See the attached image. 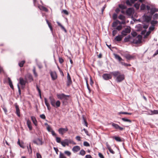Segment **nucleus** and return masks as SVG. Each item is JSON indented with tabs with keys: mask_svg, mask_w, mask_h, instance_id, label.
I'll return each instance as SVG.
<instances>
[{
	"mask_svg": "<svg viewBox=\"0 0 158 158\" xmlns=\"http://www.w3.org/2000/svg\"><path fill=\"white\" fill-rule=\"evenodd\" d=\"M147 9L149 13V15L148 16L144 15L143 18L146 22H148L151 20L152 15L155 12L158 11V9L156 8L154 6L150 5L146 6Z\"/></svg>",
	"mask_w": 158,
	"mask_h": 158,
	"instance_id": "1",
	"label": "nucleus"
},
{
	"mask_svg": "<svg viewBox=\"0 0 158 158\" xmlns=\"http://www.w3.org/2000/svg\"><path fill=\"white\" fill-rule=\"evenodd\" d=\"M110 73L113 75L114 77H116V80L118 82H121L125 79L124 75L121 74L120 72L118 71L112 72Z\"/></svg>",
	"mask_w": 158,
	"mask_h": 158,
	"instance_id": "2",
	"label": "nucleus"
},
{
	"mask_svg": "<svg viewBox=\"0 0 158 158\" xmlns=\"http://www.w3.org/2000/svg\"><path fill=\"white\" fill-rule=\"evenodd\" d=\"M50 103L51 105L54 107L57 108L60 106V102L59 101L57 100L56 102L55 100L52 96H50L49 97Z\"/></svg>",
	"mask_w": 158,
	"mask_h": 158,
	"instance_id": "3",
	"label": "nucleus"
},
{
	"mask_svg": "<svg viewBox=\"0 0 158 158\" xmlns=\"http://www.w3.org/2000/svg\"><path fill=\"white\" fill-rule=\"evenodd\" d=\"M142 39V37L140 35H139L137 37L135 38H132V43L135 44H140L141 42Z\"/></svg>",
	"mask_w": 158,
	"mask_h": 158,
	"instance_id": "4",
	"label": "nucleus"
},
{
	"mask_svg": "<svg viewBox=\"0 0 158 158\" xmlns=\"http://www.w3.org/2000/svg\"><path fill=\"white\" fill-rule=\"evenodd\" d=\"M27 82V80H24L22 77H20L19 79V83L21 85L22 89L24 88L26 83Z\"/></svg>",
	"mask_w": 158,
	"mask_h": 158,
	"instance_id": "5",
	"label": "nucleus"
},
{
	"mask_svg": "<svg viewBox=\"0 0 158 158\" xmlns=\"http://www.w3.org/2000/svg\"><path fill=\"white\" fill-rule=\"evenodd\" d=\"M34 143L37 145H42L43 143L42 139L37 138L33 140Z\"/></svg>",
	"mask_w": 158,
	"mask_h": 158,
	"instance_id": "6",
	"label": "nucleus"
},
{
	"mask_svg": "<svg viewBox=\"0 0 158 158\" xmlns=\"http://www.w3.org/2000/svg\"><path fill=\"white\" fill-rule=\"evenodd\" d=\"M68 130V129L67 127L64 128H60L58 130V131L59 134L61 135H63L64 134L66 133Z\"/></svg>",
	"mask_w": 158,
	"mask_h": 158,
	"instance_id": "7",
	"label": "nucleus"
},
{
	"mask_svg": "<svg viewBox=\"0 0 158 158\" xmlns=\"http://www.w3.org/2000/svg\"><path fill=\"white\" fill-rule=\"evenodd\" d=\"M72 83V81L71 80L70 76L69 73L67 74V81H66L67 85L69 87Z\"/></svg>",
	"mask_w": 158,
	"mask_h": 158,
	"instance_id": "8",
	"label": "nucleus"
},
{
	"mask_svg": "<svg viewBox=\"0 0 158 158\" xmlns=\"http://www.w3.org/2000/svg\"><path fill=\"white\" fill-rule=\"evenodd\" d=\"M131 29L130 27L125 28L124 30H123L121 34L123 36H126L127 33H129L131 32Z\"/></svg>",
	"mask_w": 158,
	"mask_h": 158,
	"instance_id": "9",
	"label": "nucleus"
},
{
	"mask_svg": "<svg viewBox=\"0 0 158 158\" xmlns=\"http://www.w3.org/2000/svg\"><path fill=\"white\" fill-rule=\"evenodd\" d=\"M102 77L104 80H108L110 79H111L112 78V76L110 74L105 73L103 75Z\"/></svg>",
	"mask_w": 158,
	"mask_h": 158,
	"instance_id": "10",
	"label": "nucleus"
},
{
	"mask_svg": "<svg viewBox=\"0 0 158 158\" xmlns=\"http://www.w3.org/2000/svg\"><path fill=\"white\" fill-rule=\"evenodd\" d=\"M25 79L27 80V81L28 80L30 82L32 81L33 80L32 76L30 74H27L25 76Z\"/></svg>",
	"mask_w": 158,
	"mask_h": 158,
	"instance_id": "11",
	"label": "nucleus"
},
{
	"mask_svg": "<svg viewBox=\"0 0 158 158\" xmlns=\"http://www.w3.org/2000/svg\"><path fill=\"white\" fill-rule=\"evenodd\" d=\"M50 74L52 80H55L57 78V76L56 73L55 72L51 71L50 72Z\"/></svg>",
	"mask_w": 158,
	"mask_h": 158,
	"instance_id": "12",
	"label": "nucleus"
},
{
	"mask_svg": "<svg viewBox=\"0 0 158 158\" xmlns=\"http://www.w3.org/2000/svg\"><path fill=\"white\" fill-rule=\"evenodd\" d=\"M15 105L16 109L15 113L18 117H20V114L19 106L16 103L15 104Z\"/></svg>",
	"mask_w": 158,
	"mask_h": 158,
	"instance_id": "13",
	"label": "nucleus"
},
{
	"mask_svg": "<svg viewBox=\"0 0 158 158\" xmlns=\"http://www.w3.org/2000/svg\"><path fill=\"white\" fill-rule=\"evenodd\" d=\"M112 125L115 129L117 130L118 129L120 131H122L124 129L123 128L120 127L118 124L114 123H112Z\"/></svg>",
	"mask_w": 158,
	"mask_h": 158,
	"instance_id": "14",
	"label": "nucleus"
},
{
	"mask_svg": "<svg viewBox=\"0 0 158 158\" xmlns=\"http://www.w3.org/2000/svg\"><path fill=\"white\" fill-rule=\"evenodd\" d=\"M134 12V9L131 8H128L126 11L127 14L129 16H131Z\"/></svg>",
	"mask_w": 158,
	"mask_h": 158,
	"instance_id": "15",
	"label": "nucleus"
},
{
	"mask_svg": "<svg viewBox=\"0 0 158 158\" xmlns=\"http://www.w3.org/2000/svg\"><path fill=\"white\" fill-rule=\"evenodd\" d=\"M124 57L127 60H130L134 59L135 57V56L131 55L130 54H126L124 55Z\"/></svg>",
	"mask_w": 158,
	"mask_h": 158,
	"instance_id": "16",
	"label": "nucleus"
},
{
	"mask_svg": "<svg viewBox=\"0 0 158 158\" xmlns=\"http://www.w3.org/2000/svg\"><path fill=\"white\" fill-rule=\"evenodd\" d=\"M137 0H127L126 1V3L127 5L131 6L132 4L134 3L135 2L137 1Z\"/></svg>",
	"mask_w": 158,
	"mask_h": 158,
	"instance_id": "17",
	"label": "nucleus"
},
{
	"mask_svg": "<svg viewBox=\"0 0 158 158\" xmlns=\"http://www.w3.org/2000/svg\"><path fill=\"white\" fill-rule=\"evenodd\" d=\"M124 36L122 35H118L116 36L114 39V40L117 41H121Z\"/></svg>",
	"mask_w": 158,
	"mask_h": 158,
	"instance_id": "18",
	"label": "nucleus"
},
{
	"mask_svg": "<svg viewBox=\"0 0 158 158\" xmlns=\"http://www.w3.org/2000/svg\"><path fill=\"white\" fill-rule=\"evenodd\" d=\"M80 150V147L78 146H74L72 148V151L74 152H78Z\"/></svg>",
	"mask_w": 158,
	"mask_h": 158,
	"instance_id": "19",
	"label": "nucleus"
},
{
	"mask_svg": "<svg viewBox=\"0 0 158 158\" xmlns=\"http://www.w3.org/2000/svg\"><path fill=\"white\" fill-rule=\"evenodd\" d=\"M106 146L107 148V149L109 150L110 152L112 153V154H114L115 153V152L113 151V150L111 149V147L110 145L108 144L107 143H106Z\"/></svg>",
	"mask_w": 158,
	"mask_h": 158,
	"instance_id": "20",
	"label": "nucleus"
},
{
	"mask_svg": "<svg viewBox=\"0 0 158 158\" xmlns=\"http://www.w3.org/2000/svg\"><path fill=\"white\" fill-rule=\"evenodd\" d=\"M27 125L29 129V130L30 131L32 129V127L31 126V122L29 119L27 120Z\"/></svg>",
	"mask_w": 158,
	"mask_h": 158,
	"instance_id": "21",
	"label": "nucleus"
},
{
	"mask_svg": "<svg viewBox=\"0 0 158 158\" xmlns=\"http://www.w3.org/2000/svg\"><path fill=\"white\" fill-rule=\"evenodd\" d=\"M114 57L117 60H118L119 62L121 63V61L123 60V59L121 58V57L118 55L114 54Z\"/></svg>",
	"mask_w": 158,
	"mask_h": 158,
	"instance_id": "22",
	"label": "nucleus"
},
{
	"mask_svg": "<svg viewBox=\"0 0 158 158\" xmlns=\"http://www.w3.org/2000/svg\"><path fill=\"white\" fill-rule=\"evenodd\" d=\"M31 118L33 123L35 126H37V122L34 116H31Z\"/></svg>",
	"mask_w": 158,
	"mask_h": 158,
	"instance_id": "23",
	"label": "nucleus"
},
{
	"mask_svg": "<svg viewBox=\"0 0 158 158\" xmlns=\"http://www.w3.org/2000/svg\"><path fill=\"white\" fill-rule=\"evenodd\" d=\"M132 37L130 35L126 37L124 39V41L125 42H127L128 41H131V40H132Z\"/></svg>",
	"mask_w": 158,
	"mask_h": 158,
	"instance_id": "24",
	"label": "nucleus"
},
{
	"mask_svg": "<svg viewBox=\"0 0 158 158\" xmlns=\"http://www.w3.org/2000/svg\"><path fill=\"white\" fill-rule=\"evenodd\" d=\"M44 100L45 104L47 107L48 109L50 110L51 109V107L49 104L48 102L47 99L46 98H44Z\"/></svg>",
	"mask_w": 158,
	"mask_h": 158,
	"instance_id": "25",
	"label": "nucleus"
},
{
	"mask_svg": "<svg viewBox=\"0 0 158 158\" xmlns=\"http://www.w3.org/2000/svg\"><path fill=\"white\" fill-rule=\"evenodd\" d=\"M65 94H57V96L58 98L62 100L64 99V97L65 96Z\"/></svg>",
	"mask_w": 158,
	"mask_h": 158,
	"instance_id": "26",
	"label": "nucleus"
},
{
	"mask_svg": "<svg viewBox=\"0 0 158 158\" xmlns=\"http://www.w3.org/2000/svg\"><path fill=\"white\" fill-rule=\"evenodd\" d=\"M8 83L10 87L12 89H14V87L12 84V82L10 79L9 77L8 78Z\"/></svg>",
	"mask_w": 158,
	"mask_h": 158,
	"instance_id": "27",
	"label": "nucleus"
},
{
	"mask_svg": "<svg viewBox=\"0 0 158 158\" xmlns=\"http://www.w3.org/2000/svg\"><path fill=\"white\" fill-rule=\"evenodd\" d=\"M118 23L119 24H120L121 22L118 20L115 22H114L112 23V27H116L117 26Z\"/></svg>",
	"mask_w": 158,
	"mask_h": 158,
	"instance_id": "28",
	"label": "nucleus"
},
{
	"mask_svg": "<svg viewBox=\"0 0 158 158\" xmlns=\"http://www.w3.org/2000/svg\"><path fill=\"white\" fill-rule=\"evenodd\" d=\"M57 23L58 25L64 31V32H67L66 30L65 29V28H64V27L59 22H57Z\"/></svg>",
	"mask_w": 158,
	"mask_h": 158,
	"instance_id": "29",
	"label": "nucleus"
},
{
	"mask_svg": "<svg viewBox=\"0 0 158 158\" xmlns=\"http://www.w3.org/2000/svg\"><path fill=\"white\" fill-rule=\"evenodd\" d=\"M46 22H47V24H48V26L49 27L51 31H52L53 29H52V27L51 24V23L50 22H49L48 21V20H47V19H46Z\"/></svg>",
	"mask_w": 158,
	"mask_h": 158,
	"instance_id": "30",
	"label": "nucleus"
},
{
	"mask_svg": "<svg viewBox=\"0 0 158 158\" xmlns=\"http://www.w3.org/2000/svg\"><path fill=\"white\" fill-rule=\"evenodd\" d=\"M116 141L118 142H121L122 141L120 138L118 136H113L112 137Z\"/></svg>",
	"mask_w": 158,
	"mask_h": 158,
	"instance_id": "31",
	"label": "nucleus"
},
{
	"mask_svg": "<svg viewBox=\"0 0 158 158\" xmlns=\"http://www.w3.org/2000/svg\"><path fill=\"white\" fill-rule=\"evenodd\" d=\"M25 63V60H22L19 62V66L20 67H22L23 66V65Z\"/></svg>",
	"mask_w": 158,
	"mask_h": 158,
	"instance_id": "32",
	"label": "nucleus"
},
{
	"mask_svg": "<svg viewBox=\"0 0 158 158\" xmlns=\"http://www.w3.org/2000/svg\"><path fill=\"white\" fill-rule=\"evenodd\" d=\"M39 8L40 10H43L46 12L48 11V9L44 6H41L40 7H39Z\"/></svg>",
	"mask_w": 158,
	"mask_h": 158,
	"instance_id": "33",
	"label": "nucleus"
},
{
	"mask_svg": "<svg viewBox=\"0 0 158 158\" xmlns=\"http://www.w3.org/2000/svg\"><path fill=\"white\" fill-rule=\"evenodd\" d=\"M121 119L124 122H127L130 123H131V120L125 118H122Z\"/></svg>",
	"mask_w": 158,
	"mask_h": 158,
	"instance_id": "34",
	"label": "nucleus"
},
{
	"mask_svg": "<svg viewBox=\"0 0 158 158\" xmlns=\"http://www.w3.org/2000/svg\"><path fill=\"white\" fill-rule=\"evenodd\" d=\"M118 6L119 8L121 9L122 10L125 9L127 8L126 6L123 4H120Z\"/></svg>",
	"mask_w": 158,
	"mask_h": 158,
	"instance_id": "35",
	"label": "nucleus"
},
{
	"mask_svg": "<svg viewBox=\"0 0 158 158\" xmlns=\"http://www.w3.org/2000/svg\"><path fill=\"white\" fill-rule=\"evenodd\" d=\"M118 18L119 19L122 20H125V16L122 15H119L118 16Z\"/></svg>",
	"mask_w": 158,
	"mask_h": 158,
	"instance_id": "36",
	"label": "nucleus"
},
{
	"mask_svg": "<svg viewBox=\"0 0 158 158\" xmlns=\"http://www.w3.org/2000/svg\"><path fill=\"white\" fill-rule=\"evenodd\" d=\"M71 140L70 139H66L64 140L65 143H66V145L68 146L69 144L70 143Z\"/></svg>",
	"mask_w": 158,
	"mask_h": 158,
	"instance_id": "37",
	"label": "nucleus"
},
{
	"mask_svg": "<svg viewBox=\"0 0 158 158\" xmlns=\"http://www.w3.org/2000/svg\"><path fill=\"white\" fill-rule=\"evenodd\" d=\"M152 114H158V110H151Z\"/></svg>",
	"mask_w": 158,
	"mask_h": 158,
	"instance_id": "38",
	"label": "nucleus"
},
{
	"mask_svg": "<svg viewBox=\"0 0 158 158\" xmlns=\"http://www.w3.org/2000/svg\"><path fill=\"white\" fill-rule=\"evenodd\" d=\"M121 64L122 65H123L126 66H131V65L130 64H127L124 62H121Z\"/></svg>",
	"mask_w": 158,
	"mask_h": 158,
	"instance_id": "39",
	"label": "nucleus"
},
{
	"mask_svg": "<svg viewBox=\"0 0 158 158\" xmlns=\"http://www.w3.org/2000/svg\"><path fill=\"white\" fill-rule=\"evenodd\" d=\"M146 6L144 4H142L140 7V9L141 10H144L145 9Z\"/></svg>",
	"mask_w": 158,
	"mask_h": 158,
	"instance_id": "40",
	"label": "nucleus"
},
{
	"mask_svg": "<svg viewBox=\"0 0 158 158\" xmlns=\"http://www.w3.org/2000/svg\"><path fill=\"white\" fill-rule=\"evenodd\" d=\"M58 68L61 75L62 76H64V74L62 71L61 70V69L59 68V66H58Z\"/></svg>",
	"mask_w": 158,
	"mask_h": 158,
	"instance_id": "41",
	"label": "nucleus"
},
{
	"mask_svg": "<svg viewBox=\"0 0 158 158\" xmlns=\"http://www.w3.org/2000/svg\"><path fill=\"white\" fill-rule=\"evenodd\" d=\"M85 152L83 150H81L80 152V154L82 156H84L85 154Z\"/></svg>",
	"mask_w": 158,
	"mask_h": 158,
	"instance_id": "42",
	"label": "nucleus"
},
{
	"mask_svg": "<svg viewBox=\"0 0 158 158\" xmlns=\"http://www.w3.org/2000/svg\"><path fill=\"white\" fill-rule=\"evenodd\" d=\"M2 108L3 110L4 111L5 113L6 114L7 112V110L5 106H2Z\"/></svg>",
	"mask_w": 158,
	"mask_h": 158,
	"instance_id": "43",
	"label": "nucleus"
},
{
	"mask_svg": "<svg viewBox=\"0 0 158 158\" xmlns=\"http://www.w3.org/2000/svg\"><path fill=\"white\" fill-rule=\"evenodd\" d=\"M59 158H66V157L63 153L60 152L59 155Z\"/></svg>",
	"mask_w": 158,
	"mask_h": 158,
	"instance_id": "44",
	"label": "nucleus"
},
{
	"mask_svg": "<svg viewBox=\"0 0 158 158\" xmlns=\"http://www.w3.org/2000/svg\"><path fill=\"white\" fill-rule=\"evenodd\" d=\"M56 140L57 143H61V139L60 138L58 137H56Z\"/></svg>",
	"mask_w": 158,
	"mask_h": 158,
	"instance_id": "45",
	"label": "nucleus"
},
{
	"mask_svg": "<svg viewBox=\"0 0 158 158\" xmlns=\"http://www.w3.org/2000/svg\"><path fill=\"white\" fill-rule=\"evenodd\" d=\"M117 15L116 14L114 13L113 15V19L115 20L117 18Z\"/></svg>",
	"mask_w": 158,
	"mask_h": 158,
	"instance_id": "46",
	"label": "nucleus"
},
{
	"mask_svg": "<svg viewBox=\"0 0 158 158\" xmlns=\"http://www.w3.org/2000/svg\"><path fill=\"white\" fill-rule=\"evenodd\" d=\"M139 4H138V3H135V4H134V7L137 9H139Z\"/></svg>",
	"mask_w": 158,
	"mask_h": 158,
	"instance_id": "47",
	"label": "nucleus"
},
{
	"mask_svg": "<svg viewBox=\"0 0 158 158\" xmlns=\"http://www.w3.org/2000/svg\"><path fill=\"white\" fill-rule=\"evenodd\" d=\"M118 33L117 31L116 30H114L113 31L112 35L113 36H114Z\"/></svg>",
	"mask_w": 158,
	"mask_h": 158,
	"instance_id": "48",
	"label": "nucleus"
},
{
	"mask_svg": "<svg viewBox=\"0 0 158 158\" xmlns=\"http://www.w3.org/2000/svg\"><path fill=\"white\" fill-rule=\"evenodd\" d=\"M64 153L65 154L69 156L71 154V153L70 152L67 151H65Z\"/></svg>",
	"mask_w": 158,
	"mask_h": 158,
	"instance_id": "49",
	"label": "nucleus"
},
{
	"mask_svg": "<svg viewBox=\"0 0 158 158\" xmlns=\"http://www.w3.org/2000/svg\"><path fill=\"white\" fill-rule=\"evenodd\" d=\"M86 83L87 88L89 90V92H90L91 91V90H90V89L89 87V84L88 83V81L87 80H86Z\"/></svg>",
	"mask_w": 158,
	"mask_h": 158,
	"instance_id": "50",
	"label": "nucleus"
},
{
	"mask_svg": "<svg viewBox=\"0 0 158 158\" xmlns=\"http://www.w3.org/2000/svg\"><path fill=\"white\" fill-rule=\"evenodd\" d=\"M84 145L86 147H89L90 146L89 143L86 141L84 142Z\"/></svg>",
	"mask_w": 158,
	"mask_h": 158,
	"instance_id": "51",
	"label": "nucleus"
},
{
	"mask_svg": "<svg viewBox=\"0 0 158 158\" xmlns=\"http://www.w3.org/2000/svg\"><path fill=\"white\" fill-rule=\"evenodd\" d=\"M47 128V130L49 132L51 131L52 130V128L50 127V126H49V125H48Z\"/></svg>",
	"mask_w": 158,
	"mask_h": 158,
	"instance_id": "52",
	"label": "nucleus"
},
{
	"mask_svg": "<svg viewBox=\"0 0 158 158\" xmlns=\"http://www.w3.org/2000/svg\"><path fill=\"white\" fill-rule=\"evenodd\" d=\"M59 62L60 64H62L64 62V60L61 57H59Z\"/></svg>",
	"mask_w": 158,
	"mask_h": 158,
	"instance_id": "53",
	"label": "nucleus"
},
{
	"mask_svg": "<svg viewBox=\"0 0 158 158\" xmlns=\"http://www.w3.org/2000/svg\"><path fill=\"white\" fill-rule=\"evenodd\" d=\"M33 72L34 74L35 77H36L38 76L36 72V70H35V68H34L33 69Z\"/></svg>",
	"mask_w": 158,
	"mask_h": 158,
	"instance_id": "54",
	"label": "nucleus"
},
{
	"mask_svg": "<svg viewBox=\"0 0 158 158\" xmlns=\"http://www.w3.org/2000/svg\"><path fill=\"white\" fill-rule=\"evenodd\" d=\"M155 27H154V26H152V27H149V31H151H151H153Z\"/></svg>",
	"mask_w": 158,
	"mask_h": 158,
	"instance_id": "55",
	"label": "nucleus"
},
{
	"mask_svg": "<svg viewBox=\"0 0 158 158\" xmlns=\"http://www.w3.org/2000/svg\"><path fill=\"white\" fill-rule=\"evenodd\" d=\"M36 88L37 90H38V92L39 94H41V90L39 88V87L37 85H36Z\"/></svg>",
	"mask_w": 158,
	"mask_h": 158,
	"instance_id": "56",
	"label": "nucleus"
},
{
	"mask_svg": "<svg viewBox=\"0 0 158 158\" xmlns=\"http://www.w3.org/2000/svg\"><path fill=\"white\" fill-rule=\"evenodd\" d=\"M158 18V14H155L153 16V19H157Z\"/></svg>",
	"mask_w": 158,
	"mask_h": 158,
	"instance_id": "57",
	"label": "nucleus"
},
{
	"mask_svg": "<svg viewBox=\"0 0 158 158\" xmlns=\"http://www.w3.org/2000/svg\"><path fill=\"white\" fill-rule=\"evenodd\" d=\"M122 28V26L121 25H119L117 27L116 29L118 31H120L121 30Z\"/></svg>",
	"mask_w": 158,
	"mask_h": 158,
	"instance_id": "58",
	"label": "nucleus"
},
{
	"mask_svg": "<svg viewBox=\"0 0 158 158\" xmlns=\"http://www.w3.org/2000/svg\"><path fill=\"white\" fill-rule=\"evenodd\" d=\"M62 12L66 15H69V13L68 11L66 10H63Z\"/></svg>",
	"mask_w": 158,
	"mask_h": 158,
	"instance_id": "59",
	"label": "nucleus"
},
{
	"mask_svg": "<svg viewBox=\"0 0 158 158\" xmlns=\"http://www.w3.org/2000/svg\"><path fill=\"white\" fill-rule=\"evenodd\" d=\"M40 117L42 119H45L46 118L45 115L44 114H41L40 115Z\"/></svg>",
	"mask_w": 158,
	"mask_h": 158,
	"instance_id": "60",
	"label": "nucleus"
},
{
	"mask_svg": "<svg viewBox=\"0 0 158 158\" xmlns=\"http://www.w3.org/2000/svg\"><path fill=\"white\" fill-rule=\"evenodd\" d=\"M61 144L64 147H65L66 145V143H65L64 141H61Z\"/></svg>",
	"mask_w": 158,
	"mask_h": 158,
	"instance_id": "61",
	"label": "nucleus"
},
{
	"mask_svg": "<svg viewBox=\"0 0 158 158\" xmlns=\"http://www.w3.org/2000/svg\"><path fill=\"white\" fill-rule=\"evenodd\" d=\"M36 155L37 158H42L41 156L39 153H37Z\"/></svg>",
	"mask_w": 158,
	"mask_h": 158,
	"instance_id": "62",
	"label": "nucleus"
},
{
	"mask_svg": "<svg viewBox=\"0 0 158 158\" xmlns=\"http://www.w3.org/2000/svg\"><path fill=\"white\" fill-rule=\"evenodd\" d=\"M98 156L100 158H104L103 155L101 153H99Z\"/></svg>",
	"mask_w": 158,
	"mask_h": 158,
	"instance_id": "63",
	"label": "nucleus"
},
{
	"mask_svg": "<svg viewBox=\"0 0 158 158\" xmlns=\"http://www.w3.org/2000/svg\"><path fill=\"white\" fill-rule=\"evenodd\" d=\"M76 139L78 141H80L81 140V137L79 136H77L76 137Z\"/></svg>",
	"mask_w": 158,
	"mask_h": 158,
	"instance_id": "64",
	"label": "nucleus"
}]
</instances>
